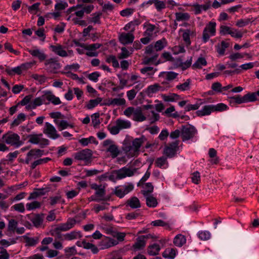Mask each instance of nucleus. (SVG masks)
<instances>
[{
	"label": "nucleus",
	"instance_id": "f257e3e1",
	"mask_svg": "<svg viewBox=\"0 0 259 259\" xmlns=\"http://www.w3.org/2000/svg\"><path fill=\"white\" fill-rule=\"evenodd\" d=\"M147 141L144 136L133 140L132 143L124 144L123 150L128 157H133L139 154L141 146Z\"/></svg>",
	"mask_w": 259,
	"mask_h": 259
},
{
	"label": "nucleus",
	"instance_id": "f03ea898",
	"mask_svg": "<svg viewBox=\"0 0 259 259\" xmlns=\"http://www.w3.org/2000/svg\"><path fill=\"white\" fill-rule=\"evenodd\" d=\"M136 170V168L132 169L126 166H124L118 170H114L109 178L110 180H121L127 177L133 176Z\"/></svg>",
	"mask_w": 259,
	"mask_h": 259
},
{
	"label": "nucleus",
	"instance_id": "7ed1b4c3",
	"mask_svg": "<svg viewBox=\"0 0 259 259\" xmlns=\"http://www.w3.org/2000/svg\"><path fill=\"white\" fill-rule=\"evenodd\" d=\"M93 152L89 149H84L74 153V158L77 161H83L85 165H89L92 162Z\"/></svg>",
	"mask_w": 259,
	"mask_h": 259
},
{
	"label": "nucleus",
	"instance_id": "20e7f679",
	"mask_svg": "<svg viewBox=\"0 0 259 259\" xmlns=\"http://www.w3.org/2000/svg\"><path fill=\"white\" fill-rule=\"evenodd\" d=\"M76 223V221L75 219L73 218H69L66 223L60 224L58 225L57 227L54 228L52 231V234L59 237L61 235V232L68 231L74 226Z\"/></svg>",
	"mask_w": 259,
	"mask_h": 259
},
{
	"label": "nucleus",
	"instance_id": "39448f33",
	"mask_svg": "<svg viewBox=\"0 0 259 259\" xmlns=\"http://www.w3.org/2000/svg\"><path fill=\"white\" fill-rule=\"evenodd\" d=\"M3 139L7 144L15 148H18L23 144V142L20 140V136L13 133H8L4 135Z\"/></svg>",
	"mask_w": 259,
	"mask_h": 259
},
{
	"label": "nucleus",
	"instance_id": "423d86ee",
	"mask_svg": "<svg viewBox=\"0 0 259 259\" xmlns=\"http://www.w3.org/2000/svg\"><path fill=\"white\" fill-rule=\"evenodd\" d=\"M217 24L214 21H210L207 24L203 29L202 40L204 43L208 41L210 36H213L216 33Z\"/></svg>",
	"mask_w": 259,
	"mask_h": 259
},
{
	"label": "nucleus",
	"instance_id": "0eeeda50",
	"mask_svg": "<svg viewBox=\"0 0 259 259\" xmlns=\"http://www.w3.org/2000/svg\"><path fill=\"white\" fill-rule=\"evenodd\" d=\"M219 33L221 35L229 34L235 38H240L243 36V33L238 29L223 25L220 26Z\"/></svg>",
	"mask_w": 259,
	"mask_h": 259
},
{
	"label": "nucleus",
	"instance_id": "6e6552de",
	"mask_svg": "<svg viewBox=\"0 0 259 259\" xmlns=\"http://www.w3.org/2000/svg\"><path fill=\"white\" fill-rule=\"evenodd\" d=\"M197 132V130L192 125H183L181 128V137L183 141L193 138Z\"/></svg>",
	"mask_w": 259,
	"mask_h": 259
},
{
	"label": "nucleus",
	"instance_id": "1a4fd4ad",
	"mask_svg": "<svg viewBox=\"0 0 259 259\" xmlns=\"http://www.w3.org/2000/svg\"><path fill=\"white\" fill-rule=\"evenodd\" d=\"M46 69L49 72L57 73L58 70L61 67V64L55 58L46 59L45 62Z\"/></svg>",
	"mask_w": 259,
	"mask_h": 259
},
{
	"label": "nucleus",
	"instance_id": "9d476101",
	"mask_svg": "<svg viewBox=\"0 0 259 259\" xmlns=\"http://www.w3.org/2000/svg\"><path fill=\"white\" fill-rule=\"evenodd\" d=\"M91 188L96 191L95 195L101 201H109L110 197L105 196V187L102 185H99L97 184H93L91 185Z\"/></svg>",
	"mask_w": 259,
	"mask_h": 259
},
{
	"label": "nucleus",
	"instance_id": "9b49d317",
	"mask_svg": "<svg viewBox=\"0 0 259 259\" xmlns=\"http://www.w3.org/2000/svg\"><path fill=\"white\" fill-rule=\"evenodd\" d=\"M133 189L134 186L132 184L117 186L114 190V194L118 197L121 198L132 191Z\"/></svg>",
	"mask_w": 259,
	"mask_h": 259
},
{
	"label": "nucleus",
	"instance_id": "f8f14e48",
	"mask_svg": "<svg viewBox=\"0 0 259 259\" xmlns=\"http://www.w3.org/2000/svg\"><path fill=\"white\" fill-rule=\"evenodd\" d=\"M43 133L52 139H56L60 137L55 127L50 123L46 122L43 129Z\"/></svg>",
	"mask_w": 259,
	"mask_h": 259
},
{
	"label": "nucleus",
	"instance_id": "ddd939ff",
	"mask_svg": "<svg viewBox=\"0 0 259 259\" xmlns=\"http://www.w3.org/2000/svg\"><path fill=\"white\" fill-rule=\"evenodd\" d=\"M119 40L121 44L124 45L132 44L135 39L134 33L130 31L128 33L122 32L118 36Z\"/></svg>",
	"mask_w": 259,
	"mask_h": 259
},
{
	"label": "nucleus",
	"instance_id": "4468645a",
	"mask_svg": "<svg viewBox=\"0 0 259 259\" xmlns=\"http://www.w3.org/2000/svg\"><path fill=\"white\" fill-rule=\"evenodd\" d=\"M118 243V241L109 237H106L100 242L99 246L100 249L103 250L115 246Z\"/></svg>",
	"mask_w": 259,
	"mask_h": 259
},
{
	"label": "nucleus",
	"instance_id": "2eb2a0df",
	"mask_svg": "<svg viewBox=\"0 0 259 259\" xmlns=\"http://www.w3.org/2000/svg\"><path fill=\"white\" fill-rule=\"evenodd\" d=\"M44 154V151L38 149H32L30 150L26 154L25 159V163L29 164L33 159H36L41 157Z\"/></svg>",
	"mask_w": 259,
	"mask_h": 259
},
{
	"label": "nucleus",
	"instance_id": "dca6fc26",
	"mask_svg": "<svg viewBox=\"0 0 259 259\" xmlns=\"http://www.w3.org/2000/svg\"><path fill=\"white\" fill-rule=\"evenodd\" d=\"M124 93H121L118 95V98H114V99H110L108 100L104 104V105L110 106H122L125 104L126 101L124 98L122 97L123 96Z\"/></svg>",
	"mask_w": 259,
	"mask_h": 259
},
{
	"label": "nucleus",
	"instance_id": "f3484780",
	"mask_svg": "<svg viewBox=\"0 0 259 259\" xmlns=\"http://www.w3.org/2000/svg\"><path fill=\"white\" fill-rule=\"evenodd\" d=\"M179 145V141H176L169 144L164 149V154L169 158L174 157L176 154L177 149Z\"/></svg>",
	"mask_w": 259,
	"mask_h": 259
},
{
	"label": "nucleus",
	"instance_id": "a211bd4d",
	"mask_svg": "<svg viewBox=\"0 0 259 259\" xmlns=\"http://www.w3.org/2000/svg\"><path fill=\"white\" fill-rule=\"evenodd\" d=\"M50 49L55 54L60 57H66L68 56V53L65 50V47L60 44H57L56 45H51Z\"/></svg>",
	"mask_w": 259,
	"mask_h": 259
},
{
	"label": "nucleus",
	"instance_id": "6ab92c4d",
	"mask_svg": "<svg viewBox=\"0 0 259 259\" xmlns=\"http://www.w3.org/2000/svg\"><path fill=\"white\" fill-rule=\"evenodd\" d=\"M142 194L146 199L147 205L149 207H155L158 204L157 199L153 195L148 194L146 190H143Z\"/></svg>",
	"mask_w": 259,
	"mask_h": 259
},
{
	"label": "nucleus",
	"instance_id": "aec40b11",
	"mask_svg": "<svg viewBox=\"0 0 259 259\" xmlns=\"http://www.w3.org/2000/svg\"><path fill=\"white\" fill-rule=\"evenodd\" d=\"M150 235H145L141 236L137 239L136 242L134 243L133 247L135 250H140L145 246L146 240L149 238Z\"/></svg>",
	"mask_w": 259,
	"mask_h": 259
},
{
	"label": "nucleus",
	"instance_id": "412c9836",
	"mask_svg": "<svg viewBox=\"0 0 259 259\" xmlns=\"http://www.w3.org/2000/svg\"><path fill=\"white\" fill-rule=\"evenodd\" d=\"M180 31L183 32L182 37L184 41L187 45H190L191 44L190 36L196 35L195 30L187 29L185 30L181 29Z\"/></svg>",
	"mask_w": 259,
	"mask_h": 259
},
{
	"label": "nucleus",
	"instance_id": "4be33fe9",
	"mask_svg": "<svg viewBox=\"0 0 259 259\" xmlns=\"http://www.w3.org/2000/svg\"><path fill=\"white\" fill-rule=\"evenodd\" d=\"M27 51L32 56L37 58L40 62L44 61L45 60L46 61V54H45L43 51H41L39 49H27Z\"/></svg>",
	"mask_w": 259,
	"mask_h": 259
},
{
	"label": "nucleus",
	"instance_id": "5701e85b",
	"mask_svg": "<svg viewBox=\"0 0 259 259\" xmlns=\"http://www.w3.org/2000/svg\"><path fill=\"white\" fill-rule=\"evenodd\" d=\"M126 206L132 209H137L141 207V203L139 199L135 196L132 197L126 202Z\"/></svg>",
	"mask_w": 259,
	"mask_h": 259
},
{
	"label": "nucleus",
	"instance_id": "b1692460",
	"mask_svg": "<svg viewBox=\"0 0 259 259\" xmlns=\"http://www.w3.org/2000/svg\"><path fill=\"white\" fill-rule=\"evenodd\" d=\"M211 105L204 106L200 110L196 112V114L198 116H204L210 115L213 112Z\"/></svg>",
	"mask_w": 259,
	"mask_h": 259
},
{
	"label": "nucleus",
	"instance_id": "393cba45",
	"mask_svg": "<svg viewBox=\"0 0 259 259\" xmlns=\"http://www.w3.org/2000/svg\"><path fill=\"white\" fill-rule=\"evenodd\" d=\"M161 247L159 244L153 243L148 246L147 253L149 255L155 256L159 254Z\"/></svg>",
	"mask_w": 259,
	"mask_h": 259
},
{
	"label": "nucleus",
	"instance_id": "a878e982",
	"mask_svg": "<svg viewBox=\"0 0 259 259\" xmlns=\"http://www.w3.org/2000/svg\"><path fill=\"white\" fill-rule=\"evenodd\" d=\"M141 22V21L139 19H134V20L126 24L124 26L123 29L125 31L130 30L131 32L134 33L135 30V27L140 25Z\"/></svg>",
	"mask_w": 259,
	"mask_h": 259
},
{
	"label": "nucleus",
	"instance_id": "bb28decb",
	"mask_svg": "<svg viewBox=\"0 0 259 259\" xmlns=\"http://www.w3.org/2000/svg\"><path fill=\"white\" fill-rule=\"evenodd\" d=\"M177 250L174 248H167L162 252V256L165 258L174 259L177 254Z\"/></svg>",
	"mask_w": 259,
	"mask_h": 259
},
{
	"label": "nucleus",
	"instance_id": "cd10ccee",
	"mask_svg": "<svg viewBox=\"0 0 259 259\" xmlns=\"http://www.w3.org/2000/svg\"><path fill=\"white\" fill-rule=\"evenodd\" d=\"M173 243L177 247H182L186 243V238L184 235L179 234L175 237Z\"/></svg>",
	"mask_w": 259,
	"mask_h": 259
},
{
	"label": "nucleus",
	"instance_id": "c85d7f7f",
	"mask_svg": "<svg viewBox=\"0 0 259 259\" xmlns=\"http://www.w3.org/2000/svg\"><path fill=\"white\" fill-rule=\"evenodd\" d=\"M243 97L240 95H236L233 97H228V100L230 105L232 106H235L236 104L244 103Z\"/></svg>",
	"mask_w": 259,
	"mask_h": 259
},
{
	"label": "nucleus",
	"instance_id": "c756f323",
	"mask_svg": "<svg viewBox=\"0 0 259 259\" xmlns=\"http://www.w3.org/2000/svg\"><path fill=\"white\" fill-rule=\"evenodd\" d=\"M144 27H146V30L144 32V36H148L152 37L153 34V31L155 29L156 26L151 23L146 22L143 24Z\"/></svg>",
	"mask_w": 259,
	"mask_h": 259
},
{
	"label": "nucleus",
	"instance_id": "7c9ffc66",
	"mask_svg": "<svg viewBox=\"0 0 259 259\" xmlns=\"http://www.w3.org/2000/svg\"><path fill=\"white\" fill-rule=\"evenodd\" d=\"M207 63L205 58L201 57H199L195 62L191 66L192 69H201L203 66H206Z\"/></svg>",
	"mask_w": 259,
	"mask_h": 259
},
{
	"label": "nucleus",
	"instance_id": "2f4dec72",
	"mask_svg": "<svg viewBox=\"0 0 259 259\" xmlns=\"http://www.w3.org/2000/svg\"><path fill=\"white\" fill-rule=\"evenodd\" d=\"M31 222L36 228H38L42 224L44 219L42 215L37 214L30 219Z\"/></svg>",
	"mask_w": 259,
	"mask_h": 259
},
{
	"label": "nucleus",
	"instance_id": "473e14b6",
	"mask_svg": "<svg viewBox=\"0 0 259 259\" xmlns=\"http://www.w3.org/2000/svg\"><path fill=\"white\" fill-rule=\"evenodd\" d=\"M106 151L110 153L112 158H116L119 154V150L118 146L115 144L110 145L106 148Z\"/></svg>",
	"mask_w": 259,
	"mask_h": 259
},
{
	"label": "nucleus",
	"instance_id": "72a5a7b5",
	"mask_svg": "<svg viewBox=\"0 0 259 259\" xmlns=\"http://www.w3.org/2000/svg\"><path fill=\"white\" fill-rule=\"evenodd\" d=\"M23 237L25 240L26 246H33L36 245L39 242L38 237H29L27 235H24Z\"/></svg>",
	"mask_w": 259,
	"mask_h": 259
},
{
	"label": "nucleus",
	"instance_id": "f704fd0d",
	"mask_svg": "<svg viewBox=\"0 0 259 259\" xmlns=\"http://www.w3.org/2000/svg\"><path fill=\"white\" fill-rule=\"evenodd\" d=\"M82 237L81 232L80 231H73L69 233L64 235V239L67 240H72L78 238H80Z\"/></svg>",
	"mask_w": 259,
	"mask_h": 259
},
{
	"label": "nucleus",
	"instance_id": "c9c22d12",
	"mask_svg": "<svg viewBox=\"0 0 259 259\" xmlns=\"http://www.w3.org/2000/svg\"><path fill=\"white\" fill-rule=\"evenodd\" d=\"M158 55L157 53H154L151 57H145L143 60L142 63L145 65H148L150 63L154 64L157 65L159 63V61L155 62L158 57Z\"/></svg>",
	"mask_w": 259,
	"mask_h": 259
},
{
	"label": "nucleus",
	"instance_id": "e433bc0d",
	"mask_svg": "<svg viewBox=\"0 0 259 259\" xmlns=\"http://www.w3.org/2000/svg\"><path fill=\"white\" fill-rule=\"evenodd\" d=\"M164 75H165V78L166 81H170L176 78L178 75V73L173 71H168L165 72H162L160 73L159 76L160 77Z\"/></svg>",
	"mask_w": 259,
	"mask_h": 259
},
{
	"label": "nucleus",
	"instance_id": "4c0bfd02",
	"mask_svg": "<svg viewBox=\"0 0 259 259\" xmlns=\"http://www.w3.org/2000/svg\"><path fill=\"white\" fill-rule=\"evenodd\" d=\"M175 16L176 21H188L190 18V15L188 13L177 12Z\"/></svg>",
	"mask_w": 259,
	"mask_h": 259
},
{
	"label": "nucleus",
	"instance_id": "58836bf2",
	"mask_svg": "<svg viewBox=\"0 0 259 259\" xmlns=\"http://www.w3.org/2000/svg\"><path fill=\"white\" fill-rule=\"evenodd\" d=\"M26 119V115L23 113H19L17 118L11 123V127L17 126Z\"/></svg>",
	"mask_w": 259,
	"mask_h": 259
},
{
	"label": "nucleus",
	"instance_id": "ea45409f",
	"mask_svg": "<svg viewBox=\"0 0 259 259\" xmlns=\"http://www.w3.org/2000/svg\"><path fill=\"white\" fill-rule=\"evenodd\" d=\"M133 119L137 121H143L146 119V117L143 114L141 109H137L135 110Z\"/></svg>",
	"mask_w": 259,
	"mask_h": 259
},
{
	"label": "nucleus",
	"instance_id": "a19ab883",
	"mask_svg": "<svg viewBox=\"0 0 259 259\" xmlns=\"http://www.w3.org/2000/svg\"><path fill=\"white\" fill-rule=\"evenodd\" d=\"M157 70L156 68L152 67H145L140 69V72L143 74H146L147 76H152Z\"/></svg>",
	"mask_w": 259,
	"mask_h": 259
},
{
	"label": "nucleus",
	"instance_id": "79ce46f5",
	"mask_svg": "<svg viewBox=\"0 0 259 259\" xmlns=\"http://www.w3.org/2000/svg\"><path fill=\"white\" fill-rule=\"evenodd\" d=\"M116 124L118 125L120 130L123 128H128L131 126V123L130 121L121 119H117Z\"/></svg>",
	"mask_w": 259,
	"mask_h": 259
},
{
	"label": "nucleus",
	"instance_id": "37998d69",
	"mask_svg": "<svg viewBox=\"0 0 259 259\" xmlns=\"http://www.w3.org/2000/svg\"><path fill=\"white\" fill-rule=\"evenodd\" d=\"M42 136V134L29 135L28 136V142L33 144H38L40 142V138Z\"/></svg>",
	"mask_w": 259,
	"mask_h": 259
},
{
	"label": "nucleus",
	"instance_id": "c03bdc74",
	"mask_svg": "<svg viewBox=\"0 0 259 259\" xmlns=\"http://www.w3.org/2000/svg\"><path fill=\"white\" fill-rule=\"evenodd\" d=\"M18 221L14 219H11L9 221L8 224V231L11 233H15L18 225Z\"/></svg>",
	"mask_w": 259,
	"mask_h": 259
},
{
	"label": "nucleus",
	"instance_id": "a18cd8bd",
	"mask_svg": "<svg viewBox=\"0 0 259 259\" xmlns=\"http://www.w3.org/2000/svg\"><path fill=\"white\" fill-rule=\"evenodd\" d=\"M6 72L10 75H13L15 74L20 75L23 71L19 65L13 68H7Z\"/></svg>",
	"mask_w": 259,
	"mask_h": 259
},
{
	"label": "nucleus",
	"instance_id": "49530a36",
	"mask_svg": "<svg viewBox=\"0 0 259 259\" xmlns=\"http://www.w3.org/2000/svg\"><path fill=\"white\" fill-rule=\"evenodd\" d=\"M101 98H97L96 99L90 100L87 104L86 107L88 109H92L97 106L101 101Z\"/></svg>",
	"mask_w": 259,
	"mask_h": 259
},
{
	"label": "nucleus",
	"instance_id": "de8ad7c7",
	"mask_svg": "<svg viewBox=\"0 0 259 259\" xmlns=\"http://www.w3.org/2000/svg\"><path fill=\"white\" fill-rule=\"evenodd\" d=\"M191 82L190 79H188L183 83L178 84L176 86V89L181 91H185L190 90V84Z\"/></svg>",
	"mask_w": 259,
	"mask_h": 259
},
{
	"label": "nucleus",
	"instance_id": "09e8293b",
	"mask_svg": "<svg viewBox=\"0 0 259 259\" xmlns=\"http://www.w3.org/2000/svg\"><path fill=\"white\" fill-rule=\"evenodd\" d=\"M209 156L212 159L210 160V162L212 164H217L219 162V159L218 157H216L217 156V151L213 148H210L208 152Z\"/></svg>",
	"mask_w": 259,
	"mask_h": 259
},
{
	"label": "nucleus",
	"instance_id": "8fccbe9b",
	"mask_svg": "<svg viewBox=\"0 0 259 259\" xmlns=\"http://www.w3.org/2000/svg\"><path fill=\"white\" fill-rule=\"evenodd\" d=\"M106 61L108 63H111L113 67L114 68H118L119 67L118 61L115 56L110 55L108 56L106 59Z\"/></svg>",
	"mask_w": 259,
	"mask_h": 259
},
{
	"label": "nucleus",
	"instance_id": "3c124183",
	"mask_svg": "<svg viewBox=\"0 0 259 259\" xmlns=\"http://www.w3.org/2000/svg\"><path fill=\"white\" fill-rule=\"evenodd\" d=\"M244 103L253 102L256 100V94L255 93H248L243 96Z\"/></svg>",
	"mask_w": 259,
	"mask_h": 259
},
{
	"label": "nucleus",
	"instance_id": "603ef678",
	"mask_svg": "<svg viewBox=\"0 0 259 259\" xmlns=\"http://www.w3.org/2000/svg\"><path fill=\"white\" fill-rule=\"evenodd\" d=\"M147 90L149 94H153L156 93L158 91H162L163 88L159 84L155 83L149 86Z\"/></svg>",
	"mask_w": 259,
	"mask_h": 259
},
{
	"label": "nucleus",
	"instance_id": "864d4df0",
	"mask_svg": "<svg viewBox=\"0 0 259 259\" xmlns=\"http://www.w3.org/2000/svg\"><path fill=\"white\" fill-rule=\"evenodd\" d=\"M229 46V43L225 41H222L221 44V46L219 47L217 49V52L221 56L225 54L226 49Z\"/></svg>",
	"mask_w": 259,
	"mask_h": 259
},
{
	"label": "nucleus",
	"instance_id": "5fc2aeb1",
	"mask_svg": "<svg viewBox=\"0 0 259 259\" xmlns=\"http://www.w3.org/2000/svg\"><path fill=\"white\" fill-rule=\"evenodd\" d=\"M166 40L165 39L163 38L162 39L157 40L155 42L154 47L156 51H161L164 48V47L166 45Z\"/></svg>",
	"mask_w": 259,
	"mask_h": 259
},
{
	"label": "nucleus",
	"instance_id": "6e6d98bb",
	"mask_svg": "<svg viewBox=\"0 0 259 259\" xmlns=\"http://www.w3.org/2000/svg\"><path fill=\"white\" fill-rule=\"evenodd\" d=\"M72 18V21L73 22V23L75 24H78L80 26H86L87 23L85 21L81 20V18H79L77 17H73V15L71 14L69 17L68 18L67 20H69L70 19Z\"/></svg>",
	"mask_w": 259,
	"mask_h": 259
},
{
	"label": "nucleus",
	"instance_id": "4d7b16f0",
	"mask_svg": "<svg viewBox=\"0 0 259 259\" xmlns=\"http://www.w3.org/2000/svg\"><path fill=\"white\" fill-rule=\"evenodd\" d=\"M198 237L201 240H207L211 236L210 233L207 231H201L198 233Z\"/></svg>",
	"mask_w": 259,
	"mask_h": 259
},
{
	"label": "nucleus",
	"instance_id": "13d9d810",
	"mask_svg": "<svg viewBox=\"0 0 259 259\" xmlns=\"http://www.w3.org/2000/svg\"><path fill=\"white\" fill-rule=\"evenodd\" d=\"M212 111H223L228 109V106L224 103H219L215 105H211Z\"/></svg>",
	"mask_w": 259,
	"mask_h": 259
},
{
	"label": "nucleus",
	"instance_id": "bf43d9fd",
	"mask_svg": "<svg viewBox=\"0 0 259 259\" xmlns=\"http://www.w3.org/2000/svg\"><path fill=\"white\" fill-rule=\"evenodd\" d=\"M40 205H41L40 202L36 201H34L31 203H27L26 206L27 210H31L35 209L36 208H39L40 207Z\"/></svg>",
	"mask_w": 259,
	"mask_h": 259
},
{
	"label": "nucleus",
	"instance_id": "052dcab7",
	"mask_svg": "<svg viewBox=\"0 0 259 259\" xmlns=\"http://www.w3.org/2000/svg\"><path fill=\"white\" fill-rule=\"evenodd\" d=\"M202 102H197L195 104H188L185 107V111L188 112L191 110H196L198 109L199 107L202 105Z\"/></svg>",
	"mask_w": 259,
	"mask_h": 259
},
{
	"label": "nucleus",
	"instance_id": "680f3d73",
	"mask_svg": "<svg viewBox=\"0 0 259 259\" xmlns=\"http://www.w3.org/2000/svg\"><path fill=\"white\" fill-rule=\"evenodd\" d=\"M192 63V57H190L186 61L181 62L179 64V66L181 67L182 70H186L191 66Z\"/></svg>",
	"mask_w": 259,
	"mask_h": 259
},
{
	"label": "nucleus",
	"instance_id": "e2e57ef3",
	"mask_svg": "<svg viewBox=\"0 0 259 259\" xmlns=\"http://www.w3.org/2000/svg\"><path fill=\"white\" fill-rule=\"evenodd\" d=\"M68 127H70L71 128L73 127L74 126L72 124H69L67 121L64 120H62L60 121L59 124V130L61 131L67 128Z\"/></svg>",
	"mask_w": 259,
	"mask_h": 259
},
{
	"label": "nucleus",
	"instance_id": "0e129e2a",
	"mask_svg": "<svg viewBox=\"0 0 259 259\" xmlns=\"http://www.w3.org/2000/svg\"><path fill=\"white\" fill-rule=\"evenodd\" d=\"M167 162V158L166 157L164 156H162L158 158L156 161H155V164L156 166L158 167L162 168L164 165Z\"/></svg>",
	"mask_w": 259,
	"mask_h": 259
},
{
	"label": "nucleus",
	"instance_id": "69168bd1",
	"mask_svg": "<svg viewBox=\"0 0 259 259\" xmlns=\"http://www.w3.org/2000/svg\"><path fill=\"white\" fill-rule=\"evenodd\" d=\"M40 4L39 3H36L33 4L32 6L28 7V12L31 14H35L36 12L39 10V7Z\"/></svg>",
	"mask_w": 259,
	"mask_h": 259
},
{
	"label": "nucleus",
	"instance_id": "338daca9",
	"mask_svg": "<svg viewBox=\"0 0 259 259\" xmlns=\"http://www.w3.org/2000/svg\"><path fill=\"white\" fill-rule=\"evenodd\" d=\"M50 94L51 92H48L39 97L42 104H48L49 103Z\"/></svg>",
	"mask_w": 259,
	"mask_h": 259
},
{
	"label": "nucleus",
	"instance_id": "774afa93",
	"mask_svg": "<svg viewBox=\"0 0 259 259\" xmlns=\"http://www.w3.org/2000/svg\"><path fill=\"white\" fill-rule=\"evenodd\" d=\"M100 114L99 113H94L92 116V122L94 127L97 126L100 123L99 120Z\"/></svg>",
	"mask_w": 259,
	"mask_h": 259
}]
</instances>
